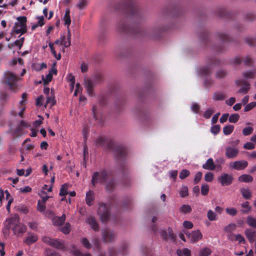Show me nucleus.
<instances>
[{
    "mask_svg": "<svg viewBox=\"0 0 256 256\" xmlns=\"http://www.w3.org/2000/svg\"><path fill=\"white\" fill-rule=\"evenodd\" d=\"M254 128L252 126H247L244 128L242 130V134L244 136H248L252 133Z\"/></svg>",
    "mask_w": 256,
    "mask_h": 256,
    "instance_id": "c03bdc74",
    "label": "nucleus"
},
{
    "mask_svg": "<svg viewBox=\"0 0 256 256\" xmlns=\"http://www.w3.org/2000/svg\"><path fill=\"white\" fill-rule=\"evenodd\" d=\"M97 146H106L108 150H112L116 158L118 168L122 174H124L128 169V166L126 162L127 150L126 148L118 145L106 137L100 136L96 140Z\"/></svg>",
    "mask_w": 256,
    "mask_h": 256,
    "instance_id": "f257e3e1",
    "label": "nucleus"
},
{
    "mask_svg": "<svg viewBox=\"0 0 256 256\" xmlns=\"http://www.w3.org/2000/svg\"><path fill=\"white\" fill-rule=\"evenodd\" d=\"M235 241H238L239 243L242 244H245L246 240L240 234H238L235 236Z\"/></svg>",
    "mask_w": 256,
    "mask_h": 256,
    "instance_id": "774afa93",
    "label": "nucleus"
},
{
    "mask_svg": "<svg viewBox=\"0 0 256 256\" xmlns=\"http://www.w3.org/2000/svg\"><path fill=\"white\" fill-rule=\"evenodd\" d=\"M61 45L64 46V48H68L70 46L71 41L66 39L64 36H60Z\"/></svg>",
    "mask_w": 256,
    "mask_h": 256,
    "instance_id": "37998d69",
    "label": "nucleus"
},
{
    "mask_svg": "<svg viewBox=\"0 0 256 256\" xmlns=\"http://www.w3.org/2000/svg\"><path fill=\"white\" fill-rule=\"evenodd\" d=\"M115 11L122 12L128 18H139L140 16L138 8L134 0H126L118 3L115 6Z\"/></svg>",
    "mask_w": 256,
    "mask_h": 256,
    "instance_id": "f03ea898",
    "label": "nucleus"
},
{
    "mask_svg": "<svg viewBox=\"0 0 256 256\" xmlns=\"http://www.w3.org/2000/svg\"><path fill=\"white\" fill-rule=\"evenodd\" d=\"M38 236L35 234H31L27 236L24 240V242L28 246H30L38 240Z\"/></svg>",
    "mask_w": 256,
    "mask_h": 256,
    "instance_id": "4be33fe9",
    "label": "nucleus"
},
{
    "mask_svg": "<svg viewBox=\"0 0 256 256\" xmlns=\"http://www.w3.org/2000/svg\"><path fill=\"white\" fill-rule=\"evenodd\" d=\"M190 174V172L186 169L182 170L180 173L179 177L180 179L184 180Z\"/></svg>",
    "mask_w": 256,
    "mask_h": 256,
    "instance_id": "3c124183",
    "label": "nucleus"
},
{
    "mask_svg": "<svg viewBox=\"0 0 256 256\" xmlns=\"http://www.w3.org/2000/svg\"><path fill=\"white\" fill-rule=\"evenodd\" d=\"M226 98V96L222 92H215L212 97L214 100H222Z\"/></svg>",
    "mask_w": 256,
    "mask_h": 256,
    "instance_id": "72a5a7b5",
    "label": "nucleus"
},
{
    "mask_svg": "<svg viewBox=\"0 0 256 256\" xmlns=\"http://www.w3.org/2000/svg\"><path fill=\"white\" fill-rule=\"evenodd\" d=\"M72 253L74 256H92L90 253L82 254L79 250L74 248Z\"/></svg>",
    "mask_w": 256,
    "mask_h": 256,
    "instance_id": "a18cd8bd",
    "label": "nucleus"
},
{
    "mask_svg": "<svg viewBox=\"0 0 256 256\" xmlns=\"http://www.w3.org/2000/svg\"><path fill=\"white\" fill-rule=\"evenodd\" d=\"M242 61L245 66H252L254 62L252 58L250 56H248L243 58Z\"/></svg>",
    "mask_w": 256,
    "mask_h": 256,
    "instance_id": "4c0bfd02",
    "label": "nucleus"
},
{
    "mask_svg": "<svg viewBox=\"0 0 256 256\" xmlns=\"http://www.w3.org/2000/svg\"><path fill=\"white\" fill-rule=\"evenodd\" d=\"M86 222L94 231L99 230V226L94 217L89 216L86 220Z\"/></svg>",
    "mask_w": 256,
    "mask_h": 256,
    "instance_id": "6ab92c4d",
    "label": "nucleus"
},
{
    "mask_svg": "<svg viewBox=\"0 0 256 256\" xmlns=\"http://www.w3.org/2000/svg\"><path fill=\"white\" fill-rule=\"evenodd\" d=\"M236 84L238 86H241L242 87L238 91V92L240 94H246L250 88V84L248 82L244 80H238L236 82Z\"/></svg>",
    "mask_w": 256,
    "mask_h": 256,
    "instance_id": "ddd939ff",
    "label": "nucleus"
},
{
    "mask_svg": "<svg viewBox=\"0 0 256 256\" xmlns=\"http://www.w3.org/2000/svg\"><path fill=\"white\" fill-rule=\"evenodd\" d=\"M202 168L205 170H215L216 166L212 158H208L206 162L202 164Z\"/></svg>",
    "mask_w": 256,
    "mask_h": 256,
    "instance_id": "aec40b11",
    "label": "nucleus"
},
{
    "mask_svg": "<svg viewBox=\"0 0 256 256\" xmlns=\"http://www.w3.org/2000/svg\"><path fill=\"white\" fill-rule=\"evenodd\" d=\"M256 106V102H251L248 104L244 108V112H248Z\"/></svg>",
    "mask_w": 256,
    "mask_h": 256,
    "instance_id": "0e129e2a",
    "label": "nucleus"
},
{
    "mask_svg": "<svg viewBox=\"0 0 256 256\" xmlns=\"http://www.w3.org/2000/svg\"><path fill=\"white\" fill-rule=\"evenodd\" d=\"M188 238L190 240L192 243H194L201 240L202 235L199 230L192 232L191 233L185 232Z\"/></svg>",
    "mask_w": 256,
    "mask_h": 256,
    "instance_id": "4468645a",
    "label": "nucleus"
},
{
    "mask_svg": "<svg viewBox=\"0 0 256 256\" xmlns=\"http://www.w3.org/2000/svg\"><path fill=\"white\" fill-rule=\"evenodd\" d=\"M220 126L219 125H214L211 127L210 132L212 133L217 134L220 131Z\"/></svg>",
    "mask_w": 256,
    "mask_h": 256,
    "instance_id": "680f3d73",
    "label": "nucleus"
},
{
    "mask_svg": "<svg viewBox=\"0 0 256 256\" xmlns=\"http://www.w3.org/2000/svg\"><path fill=\"white\" fill-rule=\"evenodd\" d=\"M70 225L69 223H66L61 228V231L64 234H68L70 232Z\"/></svg>",
    "mask_w": 256,
    "mask_h": 256,
    "instance_id": "4d7b16f0",
    "label": "nucleus"
},
{
    "mask_svg": "<svg viewBox=\"0 0 256 256\" xmlns=\"http://www.w3.org/2000/svg\"><path fill=\"white\" fill-rule=\"evenodd\" d=\"M218 16L222 18H230L231 16V14L223 8H220L218 10Z\"/></svg>",
    "mask_w": 256,
    "mask_h": 256,
    "instance_id": "bb28decb",
    "label": "nucleus"
},
{
    "mask_svg": "<svg viewBox=\"0 0 256 256\" xmlns=\"http://www.w3.org/2000/svg\"><path fill=\"white\" fill-rule=\"evenodd\" d=\"M211 253L212 251L210 248H205L200 250L199 256H208Z\"/></svg>",
    "mask_w": 256,
    "mask_h": 256,
    "instance_id": "49530a36",
    "label": "nucleus"
},
{
    "mask_svg": "<svg viewBox=\"0 0 256 256\" xmlns=\"http://www.w3.org/2000/svg\"><path fill=\"white\" fill-rule=\"evenodd\" d=\"M27 28H26L20 26L18 24H14V26L12 28V32H11L12 36L13 34H23L26 32Z\"/></svg>",
    "mask_w": 256,
    "mask_h": 256,
    "instance_id": "412c9836",
    "label": "nucleus"
},
{
    "mask_svg": "<svg viewBox=\"0 0 256 256\" xmlns=\"http://www.w3.org/2000/svg\"><path fill=\"white\" fill-rule=\"evenodd\" d=\"M208 219L210 221L216 220L218 218L216 214L212 210H209L207 214Z\"/></svg>",
    "mask_w": 256,
    "mask_h": 256,
    "instance_id": "79ce46f5",
    "label": "nucleus"
},
{
    "mask_svg": "<svg viewBox=\"0 0 256 256\" xmlns=\"http://www.w3.org/2000/svg\"><path fill=\"white\" fill-rule=\"evenodd\" d=\"M84 84L88 94L90 96H92L94 94V81L90 78L85 79Z\"/></svg>",
    "mask_w": 256,
    "mask_h": 256,
    "instance_id": "f3484780",
    "label": "nucleus"
},
{
    "mask_svg": "<svg viewBox=\"0 0 256 256\" xmlns=\"http://www.w3.org/2000/svg\"><path fill=\"white\" fill-rule=\"evenodd\" d=\"M116 30L121 34L134 36L142 34V28L138 25L134 26L132 28H128L123 20H120L117 24Z\"/></svg>",
    "mask_w": 256,
    "mask_h": 256,
    "instance_id": "20e7f679",
    "label": "nucleus"
},
{
    "mask_svg": "<svg viewBox=\"0 0 256 256\" xmlns=\"http://www.w3.org/2000/svg\"><path fill=\"white\" fill-rule=\"evenodd\" d=\"M245 42L250 46L256 45V38L248 37L245 38Z\"/></svg>",
    "mask_w": 256,
    "mask_h": 256,
    "instance_id": "8fccbe9b",
    "label": "nucleus"
},
{
    "mask_svg": "<svg viewBox=\"0 0 256 256\" xmlns=\"http://www.w3.org/2000/svg\"><path fill=\"white\" fill-rule=\"evenodd\" d=\"M234 130L233 125H228L223 128V132L225 135H229Z\"/></svg>",
    "mask_w": 256,
    "mask_h": 256,
    "instance_id": "58836bf2",
    "label": "nucleus"
},
{
    "mask_svg": "<svg viewBox=\"0 0 256 256\" xmlns=\"http://www.w3.org/2000/svg\"><path fill=\"white\" fill-rule=\"evenodd\" d=\"M239 153L238 148L232 146H227L226 148V156L228 158H234L236 157Z\"/></svg>",
    "mask_w": 256,
    "mask_h": 256,
    "instance_id": "2eb2a0df",
    "label": "nucleus"
},
{
    "mask_svg": "<svg viewBox=\"0 0 256 256\" xmlns=\"http://www.w3.org/2000/svg\"><path fill=\"white\" fill-rule=\"evenodd\" d=\"M42 240L48 245L58 249L63 250L65 248L64 243L58 239H52L48 236H44L42 238Z\"/></svg>",
    "mask_w": 256,
    "mask_h": 256,
    "instance_id": "1a4fd4ad",
    "label": "nucleus"
},
{
    "mask_svg": "<svg viewBox=\"0 0 256 256\" xmlns=\"http://www.w3.org/2000/svg\"><path fill=\"white\" fill-rule=\"evenodd\" d=\"M218 180L222 186H228L232 184L234 180V178L232 174L222 173L218 177Z\"/></svg>",
    "mask_w": 256,
    "mask_h": 256,
    "instance_id": "9d476101",
    "label": "nucleus"
},
{
    "mask_svg": "<svg viewBox=\"0 0 256 256\" xmlns=\"http://www.w3.org/2000/svg\"><path fill=\"white\" fill-rule=\"evenodd\" d=\"M63 20L64 22V24L68 28L70 25L71 24V18L70 16V10L69 8H67L66 10L65 14L63 18Z\"/></svg>",
    "mask_w": 256,
    "mask_h": 256,
    "instance_id": "a878e982",
    "label": "nucleus"
},
{
    "mask_svg": "<svg viewBox=\"0 0 256 256\" xmlns=\"http://www.w3.org/2000/svg\"><path fill=\"white\" fill-rule=\"evenodd\" d=\"M209 186L207 184H204L201 187V194L203 196H206L209 192Z\"/></svg>",
    "mask_w": 256,
    "mask_h": 256,
    "instance_id": "6e6d98bb",
    "label": "nucleus"
},
{
    "mask_svg": "<svg viewBox=\"0 0 256 256\" xmlns=\"http://www.w3.org/2000/svg\"><path fill=\"white\" fill-rule=\"evenodd\" d=\"M242 206L243 208L242 210L243 213L247 214L250 210V207L249 206V202H246L242 204Z\"/></svg>",
    "mask_w": 256,
    "mask_h": 256,
    "instance_id": "864d4df0",
    "label": "nucleus"
},
{
    "mask_svg": "<svg viewBox=\"0 0 256 256\" xmlns=\"http://www.w3.org/2000/svg\"><path fill=\"white\" fill-rule=\"evenodd\" d=\"M46 209V204L42 202L40 200H38L37 204V210L38 211L42 212Z\"/></svg>",
    "mask_w": 256,
    "mask_h": 256,
    "instance_id": "603ef678",
    "label": "nucleus"
},
{
    "mask_svg": "<svg viewBox=\"0 0 256 256\" xmlns=\"http://www.w3.org/2000/svg\"><path fill=\"white\" fill-rule=\"evenodd\" d=\"M18 22H16L15 24H18L20 27H23L27 28L26 26V18L24 16H19L17 18Z\"/></svg>",
    "mask_w": 256,
    "mask_h": 256,
    "instance_id": "c85d7f7f",
    "label": "nucleus"
},
{
    "mask_svg": "<svg viewBox=\"0 0 256 256\" xmlns=\"http://www.w3.org/2000/svg\"><path fill=\"white\" fill-rule=\"evenodd\" d=\"M20 217L18 214H15L10 218L7 219V222L12 224V230L14 235L17 236H22L26 232V226L20 222Z\"/></svg>",
    "mask_w": 256,
    "mask_h": 256,
    "instance_id": "7ed1b4c3",
    "label": "nucleus"
},
{
    "mask_svg": "<svg viewBox=\"0 0 256 256\" xmlns=\"http://www.w3.org/2000/svg\"><path fill=\"white\" fill-rule=\"evenodd\" d=\"M192 210L191 206L188 204H183L180 208V212L184 214L190 213Z\"/></svg>",
    "mask_w": 256,
    "mask_h": 256,
    "instance_id": "e433bc0d",
    "label": "nucleus"
},
{
    "mask_svg": "<svg viewBox=\"0 0 256 256\" xmlns=\"http://www.w3.org/2000/svg\"><path fill=\"white\" fill-rule=\"evenodd\" d=\"M228 117L229 122L232 123H236L240 118V116L238 114H232Z\"/></svg>",
    "mask_w": 256,
    "mask_h": 256,
    "instance_id": "de8ad7c7",
    "label": "nucleus"
},
{
    "mask_svg": "<svg viewBox=\"0 0 256 256\" xmlns=\"http://www.w3.org/2000/svg\"><path fill=\"white\" fill-rule=\"evenodd\" d=\"M162 236L163 238L165 240L170 238L172 241L174 242L176 240V236L173 233V231L172 228H168L167 230H163L161 233Z\"/></svg>",
    "mask_w": 256,
    "mask_h": 256,
    "instance_id": "a211bd4d",
    "label": "nucleus"
},
{
    "mask_svg": "<svg viewBox=\"0 0 256 256\" xmlns=\"http://www.w3.org/2000/svg\"><path fill=\"white\" fill-rule=\"evenodd\" d=\"M24 40V37L21 38L19 40H16L14 42V46H19V49H20L22 48V46Z\"/></svg>",
    "mask_w": 256,
    "mask_h": 256,
    "instance_id": "e2e57ef3",
    "label": "nucleus"
},
{
    "mask_svg": "<svg viewBox=\"0 0 256 256\" xmlns=\"http://www.w3.org/2000/svg\"><path fill=\"white\" fill-rule=\"evenodd\" d=\"M202 175V174L200 172H198L196 174L194 181V184H197L200 180Z\"/></svg>",
    "mask_w": 256,
    "mask_h": 256,
    "instance_id": "338daca9",
    "label": "nucleus"
},
{
    "mask_svg": "<svg viewBox=\"0 0 256 256\" xmlns=\"http://www.w3.org/2000/svg\"><path fill=\"white\" fill-rule=\"evenodd\" d=\"M128 248V245L126 244H124L122 246V249L120 252H118L114 248H109L110 256H118L120 254L124 256L126 254V250Z\"/></svg>",
    "mask_w": 256,
    "mask_h": 256,
    "instance_id": "dca6fc26",
    "label": "nucleus"
},
{
    "mask_svg": "<svg viewBox=\"0 0 256 256\" xmlns=\"http://www.w3.org/2000/svg\"><path fill=\"white\" fill-rule=\"evenodd\" d=\"M66 220L65 214H62L61 216H56L52 219V223L54 226H62Z\"/></svg>",
    "mask_w": 256,
    "mask_h": 256,
    "instance_id": "5701e85b",
    "label": "nucleus"
},
{
    "mask_svg": "<svg viewBox=\"0 0 256 256\" xmlns=\"http://www.w3.org/2000/svg\"><path fill=\"white\" fill-rule=\"evenodd\" d=\"M115 184L114 180H110L106 185V189L108 191H112L114 188Z\"/></svg>",
    "mask_w": 256,
    "mask_h": 256,
    "instance_id": "13d9d810",
    "label": "nucleus"
},
{
    "mask_svg": "<svg viewBox=\"0 0 256 256\" xmlns=\"http://www.w3.org/2000/svg\"><path fill=\"white\" fill-rule=\"evenodd\" d=\"M248 166V162L246 160H237L230 164V167L232 169L236 170H241L245 169Z\"/></svg>",
    "mask_w": 256,
    "mask_h": 256,
    "instance_id": "f8f14e48",
    "label": "nucleus"
},
{
    "mask_svg": "<svg viewBox=\"0 0 256 256\" xmlns=\"http://www.w3.org/2000/svg\"><path fill=\"white\" fill-rule=\"evenodd\" d=\"M220 60L216 58H212L210 61V64L208 66H202L199 70V74L203 76H207L210 74L212 72V66H216L219 64Z\"/></svg>",
    "mask_w": 256,
    "mask_h": 256,
    "instance_id": "6e6552de",
    "label": "nucleus"
},
{
    "mask_svg": "<svg viewBox=\"0 0 256 256\" xmlns=\"http://www.w3.org/2000/svg\"><path fill=\"white\" fill-rule=\"evenodd\" d=\"M98 214L102 222H106L110 216V206L106 203H99Z\"/></svg>",
    "mask_w": 256,
    "mask_h": 256,
    "instance_id": "0eeeda50",
    "label": "nucleus"
},
{
    "mask_svg": "<svg viewBox=\"0 0 256 256\" xmlns=\"http://www.w3.org/2000/svg\"><path fill=\"white\" fill-rule=\"evenodd\" d=\"M92 111L94 118L96 120H98V122L100 124L102 123L103 120L102 118H101V116L98 114L97 106H94L92 108Z\"/></svg>",
    "mask_w": 256,
    "mask_h": 256,
    "instance_id": "7c9ffc66",
    "label": "nucleus"
},
{
    "mask_svg": "<svg viewBox=\"0 0 256 256\" xmlns=\"http://www.w3.org/2000/svg\"><path fill=\"white\" fill-rule=\"evenodd\" d=\"M56 103V100L54 96H48L47 97L45 106H49L51 108Z\"/></svg>",
    "mask_w": 256,
    "mask_h": 256,
    "instance_id": "c9c22d12",
    "label": "nucleus"
},
{
    "mask_svg": "<svg viewBox=\"0 0 256 256\" xmlns=\"http://www.w3.org/2000/svg\"><path fill=\"white\" fill-rule=\"evenodd\" d=\"M245 234L250 242H252L256 236V232L250 229H246L245 230Z\"/></svg>",
    "mask_w": 256,
    "mask_h": 256,
    "instance_id": "393cba45",
    "label": "nucleus"
},
{
    "mask_svg": "<svg viewBox=\"0 0 256 256\" xmlns=\"http://www.w3.org/2000/svg\"><path fill=\"white\" fill-rule=\"evenodd\" d=\"M247 224L248 226L256 228V219L252 216H248L246 220Z\"/></svg>",
    "mask_w": 256,
    "mask_h": 256,
    "instance_id": "a19ab883",
    "label": "nucleus"
},
{
    "mask_svg": "<svg viewBox=\"0 0 256 256\" xmlns=\"http://www.w3.org/2000/svg\"><path fill=\"white\" fill-rule=\"evenodd\" d=\"M110 172L106 168H103L100 172H95L93 173L91 180V183L94 186L97 184H104L106 183L110 175Z\"/></svg>",
    "mask_w": 256,
    "mask_h": 256,
    "instance_id": "39448f33",
    "label": "nucleus"
},
{
    "mask_svg": "<svg viewBox=\"0 0 256 256\" xmlns=\"http://www.w3.org/2000/svg\"><path fill=\"white\" fill-rule=\"evenodd\" d=\"M68 187V184H62L60 188L59 195L62 196L66 195L68 194L67 191Z\"/></svg>",
    "mask_w": 256,
    "mask_h": 256,
    "instance_id": "ea45409f",
    "label": "nucleus"
},
{
    "mask_svg": "<svg viewBox=\"0 0 256 256\" xmlns=\"http://www.w3.org/2000/svg\"><path fill=\"white\" fill-rule=\"evenodd\" d=\"M102 238L105 243L112 242L116 240V235L112 231L104 230L102 232Z\"/></svg>",
    "mask_w": 256,
    "mask_h": 256,
    "instance_id": "9b49d317",
    "label": "nucleus"
},
{
    "mask_svg": "<svg viewBox=\"0 0 256 256\" xmlns=\"http://www.w3.org/2000/svg\"><path fill=\"white\" fill-rule=\"evenodd\" d=\"M240 192L242 196L246 200H250L252 197V193L250 189L242 188Z\"/></svg>",
    "mask_w": 256,
    "mask_h": 256,
    "instance_id": "c756f323",
    "label": "nucleus"
},
{
    "mask_svg": "<svg viewBox=\"0 0 256 256\" xmlns=\"http://www.w3.org/2000/svg\"><path fill=\"white\" fill-rule=\"evenodd\" d=\"M253 177L248 174H244L238 178V180L244 182H251L253 181Z\"/></svg>",
    "mask_w": 256,
    "mask_h": 256,
    "instance_id": "cd10ccee",
    "label": "nucleus"
},
{
    "mask_svg": "<svg viewBox=\"0 0 256 256\" xmlns=\"http://www.w3.org/2000/svg\"><path fill=\"white\" fill-rule=\"evenodd\" d=\"M218 36L219 40L222 43L228 42L232 41L231 38L224 33L218 34Z\"/></svg>",
    "mask_w": 256,
    "mask_h": 256,
    "instance_id": "2f4dec72",
    "label": "nucleus"
},
{
    "mask_svg": "<svg viewBox=\"0 0 256 256\" xmlns=\"http://www.w3.org/2000/svg\"><path fill=\"white\" fill-rule=\"evenodd\" d=\"M236 228V225L234 224L231 223L224 228V230L226 232H230L234 231Z\"/></svg>",
    "mask_w": 256,
    "mask_h": 256,
    "instance_id": "09e8293b",
    "label": "nucleus"
},
{
    "mask_svg": "<svg viewBox=\"0 0 256 256\" xmlns=\"http://www.w3.org/2000/svg\"><path fill=\"white\" fill-rule=\"evenodd\" d=\"M18 77L17 76L10 72H6L4 74V82L9 86V88L16 92L18 90Z\"/></svg>",
    "mask_w": 256,
    "mask_h": 256,
    "instance_id": "423d86ee",
    "label": "nucleus"
},
{
    "mask_svg": "<svg viewBox=\"0 0 256 256\" xmlns=\"http://www.w3.org/2000/svg\"><path fill=\"white\" fill-rule=\"evenodd\" d=\"M81 243L82 244V246L87 249H90L92 247V245L90 244V242L86 238H82L81 240Z\"/></svg>",
    "mask_w": 256,
    "mask_h": 256,
    "instance_id": "5fc2aeb1",
    "label": "nucleus"
},
{
    "mask_svg": "<svg viewBox=\"0 0 256 256\" xmlns=\"http://www.w3.org/2000/svg\"><path fill=\"white\" fill-rule=\"evenodd\" d=\"M214 112V110L212 109H208L204 112L203 114V116L206 119H208Z\"/></svg>",
    "mask_w": 256,
    "mask_h": 256,
    "instance_id": "69168bd1",
    "label": "nucleus"
},
{
    "mask_svg": "<svg viewBox=\"0 0 256 256\" xmlns=\"http://www.w3.org/2000/svg\"><path fill=\"white\" fill-rule=\"evenodd\" d=\"M52 79V75L51 72H48V74L46 75L45 78H42L44 84V85H47Z\"/></svg>",
    "mask_w": 256,
    "mask_h": 256,
    "instance_id": "bf43d9fd",
    "label": "nucleus"
},
{
    "mask_svg": "<svg viewBox=\"0 0 256 256\" xmlns=\"http://www.w3.org/2000/svg\"><path fill=\"white\" fill-rule=\"evenodd\" d=\"M256 74V69L254 70H249L242 72V76L245 78H254Z\"/></svg>",
    "mask_w": 256,
    "mask_h": 256,
    "instance_id": "f704fd0d",
    "label": "nucleus"
},
{
    "mask_svg": "<svg viewBox=\"0 0 256 256\" xmlns=\"http://www.w3.org/2000/svg\"><path fill=\"white\" fill-rule=\"evenodd\" d=\"M10 228L12 229V224H10L8 222H7L6 220L4 224V226L2 228V232L5 237H7L9 236Z\"/></svg>",
    "mask_w": 256,
    "mask_h": 256,
    "instance_id": "473e14b6",
    "label": "nucleus"
},
{
    "mask_svg": "<svg viewBox=\"0 0 256 256\" xmlns=\"http://www.w3.org/2000/svg\"><path fill=\"white\" fill-rule=\"evenodd\" d=\"M94 199V192L92 190H89L86 194V204L91 206L92 205V202Z\"/></svg>",
    "mask_w": 256,
    "mask_h": 256,
    "instance_id": "b1692460",
    "label": "nucleus"
},
{
    "mask_svg": "<svg viewBox=\"0 0 256 256\" xmlns=\"http://www.w3.org/2000/svg\"><path fill=\"white\" fill-rule=\"evenodd\" d=\"M214 179V174L211 172H208L204 176V180L207 182H211Z\"/></svg>",
    "mask_w": 256,
    "mask_h": 256,
    "instance_id": "052dcab7",
    "label": "nucleus"
}]
</instances>
